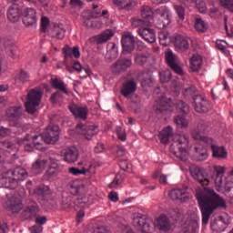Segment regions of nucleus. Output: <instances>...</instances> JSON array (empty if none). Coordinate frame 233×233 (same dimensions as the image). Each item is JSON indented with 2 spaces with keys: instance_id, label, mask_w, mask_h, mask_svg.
<instances>
[{
  "instance_id": "obj_1",
  "label": "nucleus",
  "mask_w": 233,
  "mask_h": 233,
  "mask_svg": "<svg viewBox=\"0 0 233 233\" xmlns=\"http://www.w3.org/2000/svg\"><path fill=\"white\" fill-rule=\"evenodd\" d=\"M195 198L201 212L202 225H208L214 210L227 208V202L214 189L198 187L196 189Z\"/></svg>"
},
{
  "instance_id": "obj_2",
  "label": "nucleus",
  "mask_w": 233,
  "mask_h": 233,
  "mask_svg": "<svg viewBox=\"0 0 233 233\" xmlns=\"http://www.w3.org/2000/svg\"><path fill=\"white\" fill-rule=\"evenodd\" d=\"M190 140L187 135H175L173 143L170 146V152L180 161H188V148Z\"/></svg>"
},
{
  "instance_id": "obj_3",
  "label": "nucleus",
  "mask_w": 233,
  "mask_h": 233,
  "mask_svg": "<svg viewBox=\"0 0 233 233\" xmlns=\"http://www.w3.org/2000/svg\"><path fill=\"white\" fill-rule=\"evenodd\" d=\"M28 177V172L24 167H18L13 170H7L2 174L1 183L5 188L14 190L19 181H25Z\"/></svg>"
},
{
  "instance_id": "obj_4",
  "label": "nucleus",
  "mask_w": 233,
  "mask_h": 233,
  "mask_svg": "<svg viewBox=\"0 0 233 233\" xmlns=\"http://www.w3.org/2000/svg\"><path fill=\"white\" fill-rule=\"evenodd\" d=\"M212 130V122L205 119H199L197 127L191 130V137L195 141H202L203 143H212L213 139L203 134H210Z\"/></svg>"
},
{
  "instance_id": "obj_5",
  "label": "nucleus",
  "mask_w": 233,
  "mask_h": 233,
  "mask_svg": "<svg viewBox=\"0 0 233 233\" xmlns=\"http://www.w3.org/2000/svg\"><path fill=\"white\" fill-rule=\"evenodd\" d=\"M41 99H43V91L40 87L29 90L25 103V112L34 116L37 112V106L41 105Z\"/></svg>"
},
{
  "instance_id": "obj_6",
  "label": "nucleus",
  "mask_w": 233,
  "mask_h": 233,
  "mask_svg": "<svg viewBox=\"0 0 233 233\" xmlns=\"http://www.w3.org/2000/svg\"><path fill=\"white\" fill-rule=\"evenodd\" d=\"M41 135L27 134L24 138L18 140L19 145L24 147L25 152H34V148L36 150H43V140Z\"/></svg>"
},
{
  "instance_id": "obj_7",
  "label": "nucleus",
  "mask_w": 233,
  "mask_h": 233,
  "mask_svg": "<svg viewBox=\"0 0 233 233\" xmlns=\"http://www.w3.org/2000/svg\"><path fill=\"white\" fill-rule=\"evenodd\" d=\"M105 15H108V10H104L101 12L97 11H86L82 13V17L84 19V25L87 28H97L100 23L97 21H94L92 19H97V17H105Z\"/></svg>"
},
{
  "instance_id": "obj_8",
  "label": "nucleus",
  "mask_w": 233,
  "mask_h": 233,
  "mask_svg": "<svg viewBox=\"0 0 233 233\" xmlns=\"http://www.w3.org/2000/svg\"><path fill=\"white\" fill-rule=\"evenodd\" d=\"M165 57L167 66H169L175 74H177V76L185 75V71H183V68L181 67V60L177 55L174 54L172 50H168L166 52Z\"/></svg>"
},
{
  "instance_id": "obj_9",
  "label": "nucleus",
  "mask_w": 233,
  "mask_h": 233,
  "mask_svg": "<svg viewBox=\"0 0 233 233\" xmlns=\"http://www.w3.org/2000/svg\"><path fill=\"white\" fill-rule=\"evenodd\" d=\"M154 223L150 218H147V216L137 213L133 218V225L138 227L140 232L142 233H152Z\"/></svg>"
},
{
  "instance_id": "obj_10",
  "label": "nucleus",
  "mask_w": 233,
  "mask_h": 233,
  "mask_svg": "<svg viewBox=\"0 0 233 233\" xmlns=\"http://www.w3.org/2000/svg\"><path fill=\"white\" fill-rule=\"evenodd\" d=\"M193 106L194 110L198 114H207L210 110V104L207 96L202 95H197L193 97Z\"/></svg>"
},
{
  "instance_id": "obj_11",
  "label": "nucleus",
  "mask_w": 233,
  "mask_h": 233,
  "mask_svg": "<svg viewBox=\"0 0 233 233\" xmlns=\"http://www.w3.org/2000/svg\"><path fill=\"white\" fill-rule=\"evenodd\" d=\"M70 194L72 196H78V201L79 203L86 204L88 203V197L85 195V186L83 183L79 181H74L72 182L70 188H69Z\"/></svg>"
},
{
  "instance_id": "obj_12",
  "label": "nucleus",
  "mask_w": 233,
  "mask_h": 233,
  "mask_svg": "<svg viewBox=\"0 0 233 233\" xmlns=\"http://www.w3.org/2000/svg\"><path fill=\"white\" fill-rule=\"evenodd\" d=\"M43 142L47 144H54L59 140V126H49L46 132L40 135Z\"/></svg>"
},
{
  "instance_id": "obj_13",
  "label": "nucleus",
  "mask_w": 233,
  "mask_h": 233,
  "mask_svg": "<svg viewBox=\"0 0 233 233\" xmlns=\"http://www.w3.org/2000/svg\"><path fill=\"white\" fill-rule=\"evenodd\" d=\"M155 14L161 17L158 24L159 28H167V26L172 23V14L168 7L161 6L155 10Z\"/></svg>"
},
{
  "instance_id": "obj_14",
  "label": "nucleus",
  "mask_w": 233,
  "mask_h": 233,
  "mask_svg": "<svg viewBox=\"0 0 233 233\" xmlns=\"http://www.w3.org/2000/svg\"><path fill=\"white\" fill-rule=\"evenodd\" d=\"M68 108L75 119H82V121H86V117H88V106H86L73 103L68 106Z\"/></svg>"
},
{
  "instance_id": "obj_15",
  "label": "nucleus",
  "mask_w": 233,
  "mask_h": 233,
  "mask_svg": "<svg viewBox=\"0 0 233 233\" xmlns=\"http://www.w3.org/2000/svg\"><path fill=\"white\" fill-rule=\"evenodd\" d=\"M132 66V59L121 58L111 66V72L116 76H119L122 72H126Z\"/></svg>"
},
{
  "instance_id": "obj_16",
  "label": "nucleus",
  "mask_w": 233,
  "mask_h": 233,
  "mask_svg": "<svg viewBox=\"0 0 233 233\" xmlns=\"http://www.w3.org/2000/svg\"><path fill=\"white\" fill-rule=\"evenodd\" d=\"M170 101L171 98H167L166 96H161L156 101V104L153 106L154 112L157 114V116H161L163 114H167L168 110H170Z\"/></svg>"
},
{
  "instance_id": "obj_17",
  "label": "nucleus",
  "mask_w": 233,
  "mask_h": 233,
  "mask_svg": "<svg viewBox=\"0 0 233 233\" xmlns=\"http://www.w3.org/2000/svg\"><path fill=\"white\" fill-rule=\"evenodd\" d=\"M22 21L25 26H34L37 23V12L29 7L22 12Z\"/></svg>"
},
{
  "instance_id": "obj_18",
  "label": "nucleus",
  "mask_w": 233,
  "mask_h": 233,
  "mask_svg": "<svg viewBox=\"0 0 233 233\" xmlns=\"http://www.w3.org/2000/svg\"><path fill=\"white\" fill-rule=\"evenodd\" d=\"M191 176L193 179L196 181H198L202 185V187H207L208 183H210V180L207 178V175L205 174V169L199 167H195L190 169Z\"/></svg>"
},
{
  "instance_id": "obj_19",
  "label": "nucleus",
  "mask_w": 233,
  "mask_h": 233,
  "mask_svg": "<svg viewBox=\"0 0 233 233\" xmlns=\"http://www.w3.org/2000/svg\"><path fill=\"white\" fill-rule=\"evenodd\" d=\"M122 48L124 52L127 54H130L136 48V40L134 39V35H132L129 32L125 33L122 35L121 39Z\"/></svg>"
},
{
  "instance_id": "obj_20",
  "label": "nucleus",
  "mask_w": 233,
  "mask_h": 233,
  "mask_svg": "<svg viewBox=\"0 0 233 233\" xmlns=\"http://www.w3.org/2000/svg\"><path fill=\"white\" fill-rule=\"evenodd\" d=\"M5 206L11 212H13V214H17V212H21L23 209V202H21V198L15 195L8 198L5 202Z\"/></svg>"
},
{
  "instance_id": "obj_21",
  "label": "nucleus",
  "mask_w": 233,
  "mask_h": 233,
  "mask_svg": "<svg viewBox=\"0 0 233 233\" xmlns=\"http://www.w3.org/2000/svg\"><path fill=\"white\" fill-rule=\"evenodd\" d=\"M137 34L147 43H156V31L148 26L137 29Z\"/></svg>"
},
{
  "instance_id": "obj_22",
  "label": "nucleus",
  "mask_w": 233,
  "mask_h": 233,
  "mask_svg": "<svg viewBox=\"0 0 233 233\" xmlns=\"http://www.w3.org/2000/svg\"><path fill=\"white\" fill-rule=\"evenodd\" d=\"M66 163H76L79 159V151L76 147H70L61 152Z\"/></svg>"
},
{
  "instance_id": "obj_23",
  "label": "nucleus",
  "mask_w": 233,
  "mask_h": 233,
  "mask_svg": "<svg viewBox=\"0 0 233 233\" xmlns=\"http://www.w3.org/2000/svg\"><path fill=\"white\" fill-rule=\"evenodd\" d=\"M48 165V160L45 158H37L31 167V174L37 176L43 174Z\"/></svg>"
},
{
  "instance_id": "obj_24",
  "label": "nucleus",
  "mask_w": 233,
  "mask_h": 233,
  "mask_svg": "<svg viewBox=\"0 0 233 233\" xmlns=\"http://www.w3.org/2000/svg\"><path fill=\"white\" fill-rule=\"evenodd\" d=\"M136 90H137V84H136V81L131 79L126 81L123 84L120 94H122L124 97L128 98L131 94H134V92H136Z\"/></svg>"
},
{
  "instance_id": "obj_25",
  "label": "nucleus",
  "mask_w": 233,
  "mask_h": 233,
  "mask_svg": "<svg viewBox=\"0 0 233 233\" xmlns=\"http://www.w3.org/2000/svg\"><path fill=\"white\" fill-rule=\"evenodd\" d=\"M194 157L197 161H205L208 158V151L202 145L197 144L194 147Z\"/></svg>"
},
{
  "instance_id": "obj_26",
  "label": "nucleus",
  "mask_w": 233,
  "mask_h": 233,
  "mask_svg": "<svg viewBox=\"0 0 233 233\" xmlns=\"http://www.w3.org/2000/svg\"><path fill=\"white\" fill-rule=\"evenodd\" d=\"M206 145H210L213 157L217 159H225L227 157L228 153L225 147L214 145V140L212 143H206Z\"/></svg>"
},
{
  "instance_id": "obj_27",
  "label": "nucleus",
  "mask_w": 233,
  "mask_h": 233,
  "mask_svg": "<svg viewBox=\"0 0 233 233\" xmlns=\"http://www.w3.org/2000/svg\"><path fill=\"white\" fill-rule=\"evenodd\" d=\"M169 198L173 201L185 203V201L188 199V195H187V191H185V189H173L169 193Z\"/></svg>"
},
{
  "instance_id": "obj_28",
  "label": "nucleus",
  "mask_w": 233,
  "mask_h": 233,
  "mask_svg": "<svg viewBox=\"0 0 233 233\" xmlns=\"http://www.w3.org/2000/svg\"><path fill=\"white\" fill-rule=\"evenodd\" d=\"M21 116H23V106H11L6 110V117L9 121L19 119Z\"/></svg>"
},
{
  "instance_id": "obj_29",
  "label": "nucleus",
  "mask_w": 233,
  "mask_h": 233,
  "mask_svg": "<svg viewBox=\"0 0 233 233\" xmlns=\"http://www.w3.org/2000/svg\"><path fill=\"white\" fill-rule=\"evenodd\" d=\"M20 17H21V13L19 10V5H11L7 11V19L11 23H17Z\"/></svg>"
},
{
  "instance_id": "obj_30",
  "label": "nucleus",
  "mask_w": 233,
  "mask_h": 233,
  "mask_svg": "<svg viewBox=\"0 0 233 233\" xmlns=\"http://www.w3.org/2000/svg\"><path fill=\"white\" fill-rule=\"evenodd\" d=\"M190 47V44H188V40L187 38L177 35L175 38V48L177 52H187V50Z\"/></svg>"
},
{
  "instance_id": "obj_31",
  "label": "nucleus",
  "mask_w": 233,
  "mask_h": 233,
  "mask_svg": "<svg viewBox=\"0 0 233 233\" xmlns=\"http://www.w3.org/2000/svg\"><path fill=\"white\" fill-rule=\"evenodd\" d=\"M65 28H63L59 25H55L51 29L48 31L49 37H52L53 39H65Z\"/></svg>"
},
{
  "instance_id": "obj_32",
  "label": "nucleus",
  "mask_w": 233,
  "mask_h": 233,
  "mask_svg": "<svg viewBox=\"0 0 233 233\" xmlns=\"http://www.w3.org/2000/svg\"><path fill=\"white\" fill-rule=\"evenodd\" d=\"M157 227L159 230L168 232L172 225L170 224V219L166 215H160V217L157 218Z\"/></svg>"
},
{
  "instance_id": "obj_33",
  "label": "nucleus",
  "mask_w": 233,
  "mask_h": 233,
  "mask_svg": "<svg viewBox=\"0 0 233 233\" xmlns=\"http://www.w3.org/2000/svg\"><path fill=\"white\" fill-rule=\"evenodd\" d=\"M113 4L118 10H132L136 6L134 0H113Z\"/></svg>"
},
{
  "instance_id": "obj_34",
  "label": "nucleus",
  "mask_w": 233,
  "mask_h": 233,
  "mask_svg": "<svg viewBox=\"0 0 233 233\" xmlns=\"http://www.w3.org/2000/svg\"><path fill=\"white\" fill-rule=\"evenodd\" d=\"M203 66V57L199 55H193L190 58V68L192 72H199Z\"/></svg>"
},
{
  "instance_id": "obj_35",
  "label": "nucleus",
  "mask_w": 233,
  "mask_h": 233,
  "mask_svg": "<svg viewBox=\"0 0 233 233\" xmlns=\"http://www.w3.org/2000/svg\"><path fill=\"white\" fill-rule=\"evenodd\" d=\"M51 86L56 90H59L62 94H66V96H68L69 94L66 85H65V82L59 78H51Z\"/></svg>"
},
{
  "instance_id": "obj_36",
  "label": "nucleus",
  "mask_w": 233,
  "mask_h": 233,
  "mask_svg": "<svg viewBox=\"0 0 233 233\" xmlns=\"http://www.w3.org/2000/svg\"><path fill=\"white\" fill-rule=\"evenodd\" d=\"M172 134H174V130H172V127L168 126L166 128H164L158 135L160 143H163V145H168V141H170V137H172Z\"/></svg>"
},
{
  "instance_id": "obj_37",
  "label": "nucleus",
  "mask_w": 233,
  "mask_h": 233,
  "mask_svg": "<svg viewBox=\"0 0 233 233\" xmlns=\"http://www.w3.org/2000/svg\"><path fill=\"white\" fill-rule=\"evenodd\" d=\"M188 5V0H184L182 4L173 5V8L178 17L179 21H185V11Z\"/></svg>"
},
{
  "instance_id": "obj_38",
  "label": "nucleus",
  "mask_w": 233,
  "mask_h": 233,
  "mask_svg": "<svg viewBox=\"0 0 233 233\" xmlns=\"http://www.w3.org/2000/svg\"><path fill=\"white\" fill-rule=\"evenodd\" d=\"M37 214H39V207H37V205L28 206L23 211V218L24 219H32L33 218H35Z\"/></svg>"
},
{
  "instance_id": "obj_39",
  "label": "nucleus",
  "mask_w": 233,
  "mask_h": 233,
  "mask_svg": "<svg viewBox=\"0 0 233 233\" xmlns=\"http://www.w3.org/2000/svg\"><path fill=\"white\" fill-rule=\"evenodd\" d=\"M111 37H114V32L110 29H107L96 36V41L97 45H103V43H106Z\"/></svg>"
},
{
  "instance_id": "obj_40",
  "label": "nucleus",
  "mask_w": 233,
  "mask_h": 233,
  "mask_svg": "<svg viewBox=\"0 0 233 233\" xmlns=\"http://www.w3.org/2000/svg\"><path fill=\"white\" fill-rule=\"evenodd\" d=\"M194 26L195 30H197V32H199V34H205V32L208 30V24L202 20L201 17L195 18Z\"/></svg>"
},
{
  "instance_id": "obj_41",
  "label": "nucleus",
  "mask_w": 233,
  "mask_h": 233,
  "mask_svg": "<svg viewBox=\"0 0 233 233\" xmlns=\"http://www.w3.org/2000/svg\"><path fill=\"white\" fill-rule=\"evenodd\" d=\"M227 227H228V224L225 223L223 218L215 220L213 223H211V230L214 232H224Z\"/></svg>"
},
{
  "instance_id": "obj_42",
  "label": "nucleus",
  "mask_w": 233,
  "mask_h": 233,
  "mask_svg": "<svg viewBox=\"0 0 233 233\" xmlns=\"http://www.w3.org/2000/svg\"><path fill=\"white\" fill-rule=\"evenodd\" d=\"M176 108L180 114H190V106L187 102L183 100H177L176 103Z\"/></svg>"
},
{
  "instance_id": "obj_43",
  "label": "nucleus",
  "mask_w": 233,
  "mask_h": 233,
  "mask_svg": "<svg viewBox=\"0 0 233 233\" xmlns=\"http://www.w3.org/2000/svg\"><path fill=\"white\" fill-rule=\"evenodd\" d=\"M131 25L133 28H138L139 30V28H146L147 26H150V22L139 18H132Z\"/></svg>"
},
{
  "instance_id": "obj_44",
  "label": "nucleus",
  "mask_w": 233,
  "mask_h": 233,
  "mask_svg": "<svg viewBox=\"0 0 233 233\" xmlns=\"http://www.w3.org/2000/svg\"><path fill=\"white\" fill-rule=\"evenodd\" d=\"M199 224L196 220H189L186 226L184 227V233H196L198 230Z\"/></svg>"
},
{
  "instance_id": "obj_45",
  "label": "nucleus",
  "mask_w": 233,
  "mask_h": 233,
  "mask_svg": "<svg viewBox=\"0 0 233 233\" xmlns=\"http://www.w3.org/2000/svg\"><path fill=\"white\" fill-rule=\"evenodd\" d=\"M174 122L176 123L177 128H187V127H188V120L181 115L175 116Z\"/></svg>"
},
{
  "instance_id": "obj_46",
  "label": "nucleus",
  "mask_w": 233,
  "mask_h": 233,
  "mask_svg": "<svg viewBox=\"0 0 233 233\" xmlns=\"http://www.w3.org/2000/svg\"><path fill=\"white\" fill-rule=\"evenodd\" d=\"M140 15L143 19H152L154 17V12L148 5H144L142 7Z\"/></svg>"
},
{
  "instance_id": "obj_47",
  "label": "nucleus",
  "mask_w": 233,
  "mask_h": 233,
  "mask_svg": "<svg viewBox=\"0 0 233 233\" xmlns=\"http://www.w3.org/2000/svg\"><path fill=\"white\" fill-rule=\"evenodd\" d=\"M184 94V97H186L187 99H188V97H196V96L198 95V88H196V86H191L186 89H184L183 91Z\"/></svg>"
},
{
  "instance_id": "obj_48",
  "label": "nucleus",
  "mask_w": 233,
  "mask_h": 233,
  "mask_svg": "<svg viewBox=\"0 0 233 233\" xmlns=\"http://www.w3.org/2000/svg\"><path fill=\"white\" fill-rule=\"evenodd\" d=\"M191 5H195L200 14H205V12H207V4H205V1L203 0L192 1Z\"/></svg>"
},
{
  "instance_id": "obj_49",
  "label": "nucleus",
  "mask_w": 233,
  "mask_h": 233,
  "mask_svg": "<svg viewBox=\"0 0 233 233\" xmlns=\"http://www.w3.org/2000/svg\"><path fill=\"white\" fill-rule=\"evenodd\" d=\"M159 77L161 83H168L170 79H172V72H170V70L160 71Z\"/></svg>"
},
{
  "instance_id": "obj_50",
  "label": "nucleus",
  "mask_w": 233,
  "mask_h": 233,
  "mask_svg": "<svg viewBox=\"0 0 233 233\" xmlns=\"http://www.w3.org/2000/svg\"><path fill=\"white\" fill-rule=\"evenodd\" d=\"M147 61H148V56H147V55L137 54L135 56V63L137 65H139L140 66H143L144 65H147Z\"/></svg>"
},
{
  "instance_id": "obj_51",
  "label": "nucleus",
  "mask_w": 233,
  "mask_h": 233,
  "mask_svg": "<svg viewBox=\"0 0 233 233\" xmlns=\"http://www.w3.org/2000/svg\"><path fill=\"white\" fill-rule=\"evenodd\" d=\"M123 179H125L123 175L120 173L116 174L115 179L109 184V188H116L117 185H121V183H123Z\"/></svg>"
},
{
  "instance_id": "obj_52",
  "label": "nucleus",
  "mask_w": 233,
  "mask_h": 233,
  "mask_svg": "<svg viewBox=\"0 0 233 233\" xmlns=\"http://www.w3.org/2000/svg\"><path fill=\"white\" fill-rule=\"evenodd\" d=\"M158 39L162 46H167L168 45V33L162 31L158 34Z\"/></svg>"
},
{
  "instance_id": "obj_53",
  "label": "nucleus",
  "mask_w": 233,
  "mask_h": 233,
  "mask_svg": "<svg viewBox=\"0 0 233 233\" xmlns=\"http://www.w3.org/2000/svg\"><path fill=\"white\" fill-rule=\"evenodd\" d=\"M60 207L64 210H66V208H70V207H72V198H70L68 197L62 198Z\"/></svg>"
},
{
  "instance_id": "obj_54",
  "label": "nucleus",
  "mask_w": 233,
  "mask_h": 233,
  "mask_svg": "<svg viewBox=\"0 0 233 233\" xmlns=\"http://www.w3.org/2000/svg\"><path fill=\"white\" fill-rule=\"evenodd\" d=\"M158 177V181L159 183H161L162 185H167V176L161 174V172L159 171H156L153 173V178L154 179H157Z\"/></svg>"
},
{
  "instance_id": "obj_55",
  "label": "nucleus",
  "mask_w": 233,
  "mask_h": 233,
  "mask_svg": "<svg viewBox=\"0 0 233 233\" xmlns=\"http://www.w3.org/2000/svg\"><path fill=\"white\" fill-rule=\"evenodd\" d=\"M69 174H72L73 176H81V174H86L87 170L86 168L79 169L77 167H69L68 169Z\"/></svg>"
},
{
  "instance_id": "obj_56",
  "label": "nucleus",
  "mask_w": 233,
  "mask_h": 233,
  "mask_svg": "<svg viewBox=\"0 0 233 233\" xmlns=\"http://www.w3.org/2000/svg\"><path fill=\"white\" fill-rule=\"evenodd\" d=\"M220 5L233 12V0H219Z\"/></svg>"
},
{
  "instance_id": "obj_57",
  "label": "nucleus",
  "mask_w": 233,
  "mask_h": 233,
  "mask_svg": "<svg viewBox=\"0 0 233 233\" xmlns=\"http://www.w3.org/2000/svg\"><path fill=\"white\" fill-rule=\"evenodd\" d=\"M29 80L30 76H28V73L22 70L18 75V81L21 83H28Z\"/></svg>"
},
{
  "instance_id": "obj_58",
  "label": "nucleus",
  "mask_w": 233,
  "mask_h": 233,
  "mask_svg": "<svg viewBox=\"0 0 233 233\" xmlns=\"http://www.w3.org/2000/svg\"><path fill=\"white\" fill-rule=\"evenodd\" d=\"M14 148V144H11L8 140L0 141V149L1 150H10Z\"/></svg>"
},
{
  "instance_id": "obj_59",
  "label": "nucleus",
  "mask_w": 233,
  "mask_h": 233,
  "mask_svg": "<svg viewBox=\"0 0 233 233\" xmlns=\"http://www.w3.org/2000/svg\"><path fill=\"white\" fill-rule=\"evenodd\" d=\"M48 25H50V19L46 16H43L41 18V30L42 32H46V29L48 28Z\"/></svg>"
},
{
  "instance_id": "obj_60",
  "label": "nucleus",
  "mask_w": 233,
  "mask_h": 233,
  "mask_svg": "<svg viewBox=\"0 0 233 233\" xmlns=\"http://www.w3.org/2000/svg\"><path fill=\"white\" fill-rule=\"evenodd\" d=\"M62 98H63V92L56 91L52 94V96L50 97V101L53 103H57V101H59V99H62Z\"/></svg>"
},
{
  "instance_id": "obj_61",
  "label": "nucleus",
  "mask_w": 233,
  "mask_h": 233,
  "mask_svg": "<svg viewBox=\"0 0 233 233\" xmlns=\"http://www.w3.org/2000/svg\"><path fill=\"white\" fill-rule=\"evenodd\" d=\"M215 186L217 187V190H219V188L223 187V176H216Z\"/></svg>"
},
{
  "instance_id": "obj_62",
  "label": "nucleus",
  "mask_w": 233,
  "mask_h": 233,
  "mask_svg": "<svg viewBox=\"0 0 233 233\" xmlns=\"http://www.w3.org/2000/svg\"><path fill=\"white\" fill-rule=\"evenodd\" d=\"M94 233H110L105 226H98L94 228Z\"/></svg>"
},
{
  "instance_id": "obj_63",
  "label": "nucleus",
  "mask_w": 233,
  "mask_h": 233,
  "mask_svg": "<svg viewBox=\"0 0 233 233\" xmlns=\"http://www.w3.org/2000/svg\"><path fill=\"white\" fill-rule=\"evenodd\" d=\"M46 190H48V187L42 186L37 187L35 192L37 194V196H45V192H46Z\"/></svg>"
},
{
  "instance_id": "obj_64",
  "label": "nucleus",
  "mask_w": 233,
  "mask_h": 233,
  "mask_svg": "<svg viewBox=\"0 0 233 233\" xmlns=\"http://www.w3.org/2000/svg\"><path fill=\"white\" fill-rule=\"evenodd\" d=\"M30 232L31 233H41L43 232V227L39 225H35L30 228Z\"/></svg>"
}]
</instances>
